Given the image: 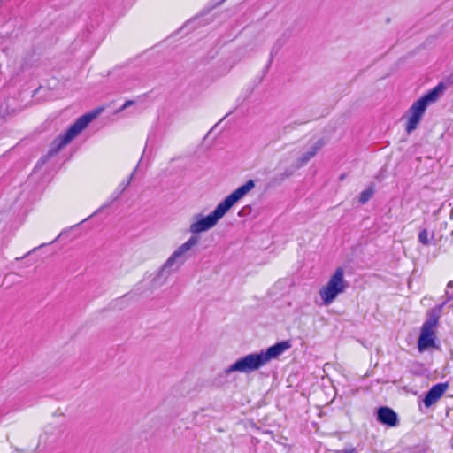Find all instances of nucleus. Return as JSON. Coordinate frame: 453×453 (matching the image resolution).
<instances>
[{
    "label": "nucleus",
    "instance_id": "f257e3e1",
    "mask_svg": "<svg viewBox=\"0 0 453 453\" xmlns=\"http://www.w3.org/2000/svg\"><path fill=\"white\" fill-rule=\"evenodd\" d=\"M254 188V180H249L245 184L228 195L208 216L202 218L200 214L196 215L195 218L197 219V220L190 225L189 231L192 234H199L215 226L218 221Z\"/></svg>",
    "mask_w": 453,
    "mask_h": 453
},
{
    "label": "nucleus",
    "instance_id": "f03ea898",
    "mask_svg": "<svg viewBox=\"0 0 453 453\" xmlns=\"http://www.w3.org/2000/svg\"><path fill=\"white\" fill-rule=\"evenodd\" d=\"M96 116V113L89 112L78 118L65 134L58 135L51 142L47 154L42 157L40 163L45 164L50 157L57 155L63 148L78 136Z\"/></svg>",
    "mask_w": 453,
    "mask_h": 453
},
{
    "label": "nucleus",
    "instance_id": "7ed1b4c3",
    "mask_svg": "<svg viewBox=\"0 0 453 453\" xmlns=\"http://www.w3.org/2000/svg\"><path fill=\"white\" fill-rule=\"evenodd\" d=\"M444 88V85L442 83H439L435 88L412 104L407 112V123L405 129L408 134H411L417 128L427 105L436 102Z\"/></svg>",
    "mask_w": 453,
    "mask_h": 453
},
{
    "label": "nucleus",
    "instance_id": "20e7f679",
    "mask_svg": "<svg viewBox=\"0 0 453 453\" xmlns=\"http://www.w3.org/2000/svg\"><path fill=\"white\" fill-rule=\"evenodd\" d=\"M199 242L196 235L191 236L186 242L181 244L160 267L157 275L154 279L167 278L174 272H177L188 258V252Z\"/></svg>",
    "mask_w": 453,
    "mask_h": 453
},
{
    "label": "nucleus",
    "instance_id": "39448f33",
    "mask_svg": "<svg viewBox=\"0 0 453 453\" xmlns=\"http://www.w3.org/2000/svg\"><path fill=\"white\" fill-rule=\"evenodd\" d=\"M349 283L344 278V270L338 267L330 277L327 283L319 291V296L324 305H330L336 297L346 291Z\"/></svg>",
    "mask_w": 453,
    "mask_h": 453
},
{
    "label": "nucleus",
    "instance_id": "423d86ee",
    "mask_svg": "<svg viewBox=\"0 0 453 453\" xmlns=\"http://www.w3.org/2000/svg\"><path fill=\"white\" fill-rule=\"evenodd\" d=\"M440 309H432L427 312V319L421 327V333L418 340V349L424 352L434 345V328L438 325Z\"/></svg>",
    "mask_w": 453,
    "mask_h": 453
},
{
    "label": "nucleus",
    "instance_id": "0eeeda50",
    "mask_svg": "<svg viewBox=\"0 0 453 453\" xmlns=\"http://www.w3.org/2000/svg\"><path fill=\"white\" fill-rule=\"evenodd\" d=\"M265 365L262 353H252L246 355L236 360L228 368L225 370L226 374L239 372L242 373H250L258 370Z\"/></svg>",
    "mask_w": 453,
    "mask_h": 453
},
{
    "label": "nucleus",
    "instance_id": "6e6552de",
    "mask_svg": "<svg viewBox=\"0 0 453 453\" xmlns=\"http://www.w3.org/2000/svg\"><path fill=\"white\" fill-rule=\"evenodd\" d=\"M291 348V344L289 341H282L277 342L276 344L269 347L266 351H261L262 356L265 364L271 361L273 358H277L280 356L284 351L288 350Z\"/></svg>",
    "mask_w": 453,
    "mask_h": 453
},
{
    "label": "nucleus",
    "instance_id": "1a4fd4ad",
    "mask_svg": "<svg viewBox=\"0 0 453 453\" xmlns=\"http://www.w3.org/2000/svg\"><path fill=\"white\" fill-rule=\"evenodd\" d=\"M448 383H438L434 385L429 391L426 393V397L424 399V404L426 407H430L442 396L445 391L448 389Z\"/></svg>",
    "mask_w": 453,
    "mask_h": 453
},
{
    "label": "nucleus",
    "instance_id": "9d476101",
    "mask_svg": "<svg viewBox=\"0 0 453 453\" xmlns=\"http://www.w3.org/2000/svg\"><path fill=\"white\" fill-rule=\"evenodd\" d=\"M326 142L324 139L318 140L314 144L311 146L309 150L303 153L296 162L295 168L299 169L304 166L312 157L316 156L318 151L325 146Z\"/></svg>",
    "mask_w": 453,
    "mask_h": 453
},
{
    "label": "nucleus",
    "instance_id": "9b49d317",
    "mask_svg": "<svg viewBox=\"0 0 453 453\" xmlns=\"http://www.w3.org/2000/svg\"><path fill=\"white\" fill-rule=\"evenodd\" d=\"M377 419L380 423L388 426H395L399 422L397 414L388 407L378 409Z\"/></svg>",
    "mask_w": 453,
    "mask_h": 453
},
{
    "label": "nucleus",
    "instance_id": "f8f14e48",
    "mask_svg": "<svg viewBox=\"0 0 453 453\" xmlns=\"http://www.w3.org/2000/svg\"><path fill=\"white\" fill-rule=\"evenodd\" d=\"M374 187L370 185L365 190L360 193L358 201L361 204L366 203L374 195Z\"/></svg>",
    "mask_w": 453,
    "mask_h": 453
},
{
    "label": "nucleus",
    "instance_id": "ddd939ff",
    "mask_svg": "<svg viewBox=\"0 0 453 453\" xmlns=\"http://www.w3.org/2000/svg\"><path fill=\"white\" fill-rule=\"evenodd\" d=\"M418 241L424 245H428L430 243L429 233L426 229H423L418 234Z\"/></svg>",
    "mask_w": 453,
    "mask_h": 453
},
{
    "label": "nucleus",
    "instance_id": "4468645a",
    "mask_svg": "<svg viewBox=\"0 0 453 453\" xmlns=\"http://www.w3.org/2000/svg\"><path fill=\"white\" fill-rule=\"evenodd\" d=\"M295 170H296L295 168V165H293L292 167H290V168H287L282 173H280V180H284L289 178L290 176H292L294 174Z\"/></svg>",
    "mask_w": 453,
    "mask_h": 453
},
{
    "label": "nucleus",
    "instance_id": "2eb2a0df",
    "mask_svg": "<svg viewBox=\"0 0 453 453\" xmlns=\"http://www.w3.org/2000/svg\"><path fill=\"white\" fill-rule=\"evenodd\" d=\"M134 104V100H127L126 103L121 106V108L119 110V111H122L123 110L127 109V107Z\"/></svg>",
    "mask_w": 453,
    "mask_h": 453
},
{
    "label": "nucleus",
    "instance_id": "dca6fc26",
    "mask_svg": "<svg viewBox=\"0 0 453 453\" xmlns=\"http://www.w3.org/2000/svg\"><path fill=\"white\" fill-rule=\"evenodd\" d=\"M133 175H134V173L131 174V176H130V177H129V179L127 180V183L125 184V186H123V188H122V191H124V190L127 188V187L130 184L131 180H132V178H133Z\"/></svg>",
    "mask_w": 453,
    "mask_h": 453
},
{
    "label": "nucleus",
    "instance_id": "f3484780",
    "mask_svg": "<svg viewBox=\"0 0 453 453\" xmlns=\"http://www.w3.org/2000/svg\"><path fill=\"white\" fill-rule=\"evenodd\" d=\"M342 453H357V449L355 448L347 449L342 451Z\"/></svg>",
    "mask_w": 453,
    "mask_h": 453
},
{
    "label": "nucleus",
    "instance_id": "a211bd4d",
    "mask_svg": "<svg viewBox=\"0 0 453 453\" xmlns=\"http://www.w3.org/2000/svg\"><path fill=\"white\" fill-rule=\"evenodd\" d=\"M101 210H102V208H101V209H99L97 211H95V213H92V214H90L89 216H88L87 218H85V219H84V220H81V223H84V221H87L88 219H89L90 218H92L93 216H95V214H97V212H98V211H100Z\"/></svg>",
    "mask_w": 453,
    "mask_h": 453
},
{
    "label": "nucleus",
    "instance_id": "6ab92c4d",
    "mask_svg": "<svg viewBox=\"0 0 453 453\" xmlns=\"http://www.w3.org/2000/svg\"><path fill=\"white\" fill-rule=\"evenodd\" d=\"M101 210H102V208H101V209H99L97 211H95V213H92V214H90L89 216H88L87 218H85V219H84V220H81V223H84V221H87L88 219H89L90 218H92L93 216H95V214H97V212H98V211H100Z\"/></svg>",
    "mask_w": 453,
    "mask_h": 453
},
{
    "label": "nucleus",
    "instance_id": "aec40b11",
    "mask_svg": "<svg viewBox=\"0 0 453 453\" xmlns=\"http://www.w3.org/2000/svg\"><path fill=\"white\" fill-rule=\"evenodd\" d=\"M101 210H102V208H101V209H99L97 211H95V213H92V214H90L89 216H88L87 218H85V219H84V220H81V223H84V221H87L88 219H89L90 218H92L93 216H95V214H97V212H98V211H100Z\"/></svg>",
    "mask_w": 453,
    "mask_h": 453
},
{
    "label": "nucleus",
    "instance_id": "412c9836",
    "mask_svg": "<svg viewBox=\"0 0 453 453\" xmlns=\"http://www.w3.org/2000/svg\"><path fill=\"white\" fill-rule=\"evenodd\" d=\"M101 210H102V208H101V209H99L97 211H95V213H92V214H90L89 216H88L87 218H85V219H84V220H81V223H84V221H87L88 219H89L90 218H92L93 216H95V214H97V212H98V211H100Z\"/></svg>",
    "mask_w": 453,
    "mask_h": 453
},
{
    "label": "nucleus",
    "instance_id": "4be33fe9",
    "mask_svg": "<svg viewBox=\"0 0 453 453\" xmlns=\"http://www.w3.org/2000/svg\"><path fill=\"white\" fill-rule=\"evenodd\" d=\"M101 210H102V208H101V209H99L97 211H95V213H92V214H90L89 216H88L87 218H85V219H84V220H81V223H84V221H87L88 219H89L90 218H92L93 216H95V214H97V212H98V211H100Z\"/></svg>",
    "mask_w": 453,
    "mask_h": 453
},
{
    "label": "nucleus",
    "instance_id": "5701e85b",
    "mask_svg": "<svg viewBox=\"0 0 453 453\" xmlns=\"http://www.w3.org/2000/svg\"><path fill=\"white\" fill-rule=\"evenodd\" d=\"M101 210H102V208H101V209H99L97 211H95V213H92V214H90L89 216H88L87 218H85V219H84V220H81V223H84V221H87L88 219H89L90 218H92L93 216H95V214H97V212H98V211H100Z\"/></svg>",
    "mask_w": 453,
    "mask_h": 453
},
{
    "label": "nucleus",
    "instance_id": "b1692460",
    "mask_svg": "<svg viewBox=\"0 0 453 453\" xmlns=\"http://www.w3.org/2000/svg\"><path fill=\"white\" fill-rule=\"evenodd\" d=\"M101 210H102V208H101V209H99L97 211H95V213H92V214H90L89 216H88L87 218H85V219H84V220H81V223H84V221H87L88 219H89L90 218H92L93 216H95V214H97V212H98V211H100Z\"/></svg>",
    "mask_w": 453,
    "mask_h": 453
},
{
    "label": "nucleus",
    "instance_id": "393cba45",
    "mask_svg": "<svg viewBox=\"0 0 453 453\" xmlns=\"http://www.w3.org/2000/svg\"><path fill=\"white\" fill-rule=\"evenodd\" d=\"M101 210H102V208H101V209H99L97 211H95V213H92V214H90L89 216H88L87 218H85V219H84V220H81V223H84V221H87L88 219H89L90 218H92L93 216H95V214H97V212H98V211H100Z\"/></svg>",
    "mask_w": 453,
    "mask_h": 453
},
{
    "label": "nucleus",
    "instance_id": "a878e982",
    "mask_svg": "<svg viewBox=\"0 0 453 453\" xmlns=\"http://www.w3.org/2000/svg\"><path fill=\"white\" fill-rule=\"evenodd\" d=\"M101 210H102V208H101V209H99L97 211H95V213H92V214H90L89 216H88L87 218H85V219H84V220H81V223H84V221H87L88 219H89L90 218H92L93 216H95V214H97V212H98V211H100Z\"/></svg>",
    "mask_w": 453,
    "mask_h": 453
},
{
    "label": "nucleus",
    "instance_id": "bb28decb",
    "mask_svg": "<svg viewBox=\"0 0 453 453\" xmlns=\"http://www.w3.org/2000/svg\"><path fill=\"white\" fill-rule=\"evenodd\" d=\"M447 287H448L449 288H453V281H449V282L447 284Z\"/></svg>",
    "mask_w": 453,
    "mask_h": 453
},
{
    "label": "nucleus",
    "instance_id": "cd10ccee",
    "mask_svg": "<svg viewBox=\"0 0 453 453\" xmlns=\"http://www.w3.org/2000/svg\"><path fill=\"white\" fill-rule=\"evenodd\" d=\"M36 248L35 249H33L28 254H30L31 252L33 251H35Z\"/></svg>",
    "mask_w": 453,
    "mask_h": 453
}]
</instances>
